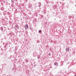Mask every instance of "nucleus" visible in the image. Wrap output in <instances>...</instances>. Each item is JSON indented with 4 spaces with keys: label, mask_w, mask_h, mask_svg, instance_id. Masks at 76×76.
Listing matches in <instances>:
<instances>
[{
    "label": "nucleus",
    "mask_w": 76,
    "mask_h": 76,
    "mask_svg": "<svg viewBox=\"0 0 76 76\" xmlns=\"http://www.w3.org/2000/svg\"><path fill=\"white\" fill-rule=\"evenodd\" d=\"M54 64H55V65H56V66H57V65H58V64H57V63H55Z\"/></svg>",
    "instance_id": "20e7f679"
},
{
    "label": "nucleus",
    "mask_w": 76,
    "mask_h": 76,
    "mask_svg": "<svg viewBox=\"0 0 76 76\" xmlns=\"http://www.w3.org/2000/svg\"><path fill=\"white\" fill-rule=\"evenodd\" d=\"M15 30H17L18 29H19V26H18V25H16L15 27Z\"/></svg>",
    "instance_id": "f257e3e1"
},
{
    "label": "nucleus",
    "mask_w": 76,
    "mask_h": 76,
    "mask_svg": "<svg viewBox=\"0 0 76 76\" xmlns=\"http://www.w3.org/2000/svg\"><path fill=\"white\" fill-rule=\"evenodd\" d=\"M39 33H41V31L39 30Z\"/></svg>",
    "instance_id": "39448f33"
},
{
    "label": "nucleus",
    "mask_w": 76,
    "mask_h": 76,
    "mask_svg": "<svg viewBox=\"0 0 76 76\" xmlns=\"http://www.w3.org/2000/svg\"><path fill=\"white\" fill-rule=\"evenodd\" d=\"M24 27L26 29H28V25H26Z\"/></svg>",
    "instance_id": "f03ea898"
},
{
    "label": "nucleus",
    "mask_w": 76,
    "mask_h": 76,
    "mask_svg": "<svg viewBox=\"0 0 76 76\" xmlns=\"http://www.w3.org/2000/svg\"><path fill=\"white\" fill-rule=\"evenodd\" d=\"M75 76H76V75H75Z\"/></svg>",
    "instance_id": "423d86ee"
},
{
    "label": "nucleus",
    "mask_w": 76,
    "mask_h": 76,
    "mask_svg": "<svg viewBox=\"0 0 76 76\" xmlns=\"http://www.w3.org/2000/svg\"><path fill=\"white\" fill-rule=\"evenodd\" d=\"M69 47H68V48H66V50L67 51H69Z\"/></svg>",
    "instance_id": "7ed1b4c3"
}]
</instances>
